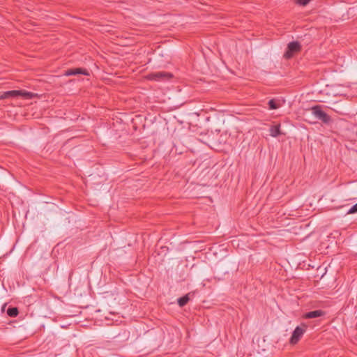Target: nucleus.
I'll list each match as a JSON object with an SVG mask.
<instances>
[{
  "mask_svg": "<svg viewBox=\"0 0 357 357\" xmlns=\"http://www.w3.org/2000/svg\"><path fill=\"white\" fill-rule=\"evenodd\" d=\"M18 96H22L25 98H31L33 93L23 90H13L3 92L0 95V99H6L11 98H16Z\"/></svg>",
  "mask_w": 357,
  "mask_h": 357,
  "instance_id": "f257e3e1",
  "label": "nucleus"
},
{
  "mask_svg": "<svg viewBox=\"0 0 357 357\" xmlns=\"http://www.w3.org/2000/svg\"><path fill=\"white\" fill-rule=\"evenodd\" d=\"M312 114L319 120L324 123H328L331 121V117L321 109V105H316L311 108Z\"/></svg>",
  "mask_w": 357,
  "mask_h": 357,
  "instance_id": "f03ea898",
  "label": "nucleus"
},
{
  "mask_svg": "<svg viewBox=\"0 0 357 357\" xmlns=\"http://www.w3.org/2000/svg\"><path fill=\"white\" fill-rule=\"evenodd\" d=\"M301 46L297 41H293L288 44L286 52L284 54L285 59H291L294 55L301 51Z\"/></svg>",
  "mask_w": 357,
  "mask_h": 357,
  "instance_id": "7ed1b4c3",
  "label": "nucleus"
},
{
  "mask_svg": "<svg viewBox=\"0 0 357 357\" xmlns=\"http://www.w3.org/2000/svg\"><path fill=\"white\" fill-rule=\"evenodd\" d=\"M172 77V74L167 72L160 71L150 73L147 75L149 80L164 81L168 80Z\"/></svg>",
  "mask_w": 357,
  "mask_h": 357,
  "instance_id": "20e7f679",
  "label": "nucleus"
},
{
  "mask_svg": "<svg viewBox=\"0 0 357 357\" xmlns=\"http://www.w3.org/2000/svg\"><path fill=\"white\" fill-rule=\"evenodd\" d=\"M306 328L307 326L305 325L297 326L293 331L292 335L290 338V343L292 344H296L305 332Z\"/></svg>",
  "mask_w": 357,
  "mask_h": 357,
  "instance_id": "39448f33",
  "label": "nucleus"
},
{
  "mask_svg": "<svg viewBox=\"0 0 357 357\" xmlns=\"http://www.w3.org/2000/svg\"><path fill=\"white\" fill-rule=\"evenodd\" d=\"M78 74H82L84 75H89V73L87 70L83 68H75V69H69L66 70L64 73L66 76H72L76 75Z\"/></svg>",
  "mask_w": 357,
  "mask_h": 357,
  "instance_id": "423d86ee",
  "label": "nucleus"
},
{
  "mask_svg": "<svg viewBox=\"0 0 357 357\" xmlns=\"http://www.w3.org/2000/svg\"><path fill=\"white\" fill-rule=\"evenodd\" d=\"M325 312L321 310H317L314 311H310L305 314L304 317L305 319H314L317 317H319L324 316Z\"/></svg>",
  "mask_w": 357,
  "mask_h": 357,
  "instance_id": "0eeeda50",
  "label": "nucleus"
},
{
  "mask_svg": "<svg viewBox=\"0 0 357 357\" xmlns=\"http://www.w3.org/2000/svg\"><path fill=\"white\" fill-rule=\"evenodd\" d=\"M271 136L273 137H276L279 136L281 134L280 132V125H275L273 126H271L269 130Z\"/></svg>",
  "mask_w": 357,
  "mask_h": 357,
  "instance_id": "6e6552de",
  "label": "nucleus"
},
{
  "mask_svg": "<svg viewBox=\"0 0 357 357\" xmlns=\"http://www.w3.org/2000/svg\"><path fill=\"white\" fill-rule=\"evenodd\" d=\"M189 300H190L189 295L186 294V295L183 296V297H181L178 299V304L179 305L180 307H183L188 303Z\"/></svg>",
  "mask_w": 357,
  "mask_h": 357,
  "instance_id": "1a4fd4ad",
  "label": "nucleus"
},
{
  "mask_svg": "<svg viewBox=\"0 0 357 357\" xmlns=\"http://www.w3.org/2000/svg\"><path fill=\"white\" fill-rule=\"evenodd\" d=\"M18 312L17 307H9L7 310V314L10 317H15L18 314Z\"/></svg>",
  "mask_w": 357,
  "mask_h": 357,
  "instance_id": "9d476101",
  "label": "nucleus"
},
{
  "mask_svg": "<svg viewBox=\"0 0 357 357\" xmlns=\"http://www.w3.org/2000/svg\"><path fill=\"white\" fill-rule=\"evenodd\" d=\"M268 105L269 106L270 109H275L279 107V105L276 103V102L273 99L270 100L268 102Z\"/></svg>",
  "mask_w": 357,
  "mask_h": 357,
  "instance_id": "9b49d317",
  "label": "nucleus"
},
{
  "mask_svg": "<svg viewBox=\"0 0 357 357\" xmlns=\"http://www.w3.org/2000/svg\"><path fill=\"white\" fill-rule=\"evenodd\" d=\"M357 213V203L354 204L347 212V214H353Z\"/></svg>",
  "mask_w": 357,
  "mask_h": 357,
  "instance_id": "f8f14e48",
  "label": "nucleus"
},
{
  "mask_svg": "<svg viewBox=\"0 0 357 357\" xmlns=\"http://www.w3.org/2000/svg\"><path fill=\"white\" fill-rule=\"evenodd\" d=\"M311 0H296L297 3L301 6H306Z\"/></svg>",
  "mask_w": 357,
  "mask_h": 357,
  "instance_id": "ddd939ff",
  "label": "nucleus"
}]
</instances>
